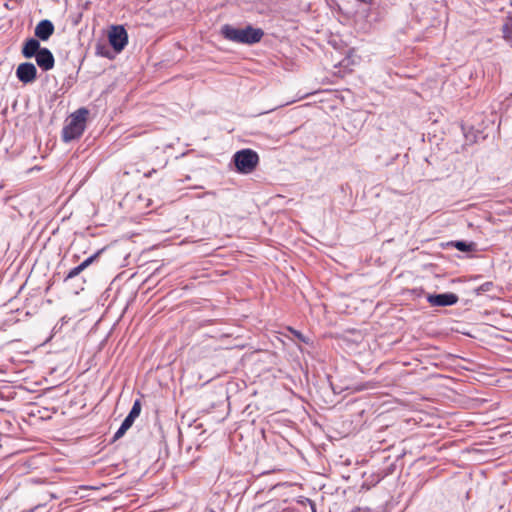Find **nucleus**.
<instances>
[{
  "label": "nucleus",
  "mask_w": 512,
  "mask_h": 512,
  "mask_svg": "<svg viewBox=\"0 0 512 512\" xmlns=\"http://www.w3.org/2000/svg\"><path fill=\"white\" fill-rule=\"evenodd\" d=\"M221 34L226 40L231 42L253 45L261 41L264 36V31L252 25H247L244 28H236L232 25L225 24L221 28Z\"/></svg>",
  "instance_id": "1"
},
{
  "label": "nucleus",
  "mask_w": 512,
  "mask_h": 512,
  "mask_svg": "<svg viewBox=\"0 0 512 512\" xmlns=\"http://www.w3.org/2000/svg\"><path fill=\"white\" fill-rule=\"evenodd\" d=\"M127 429H125L124 427L120 426L119 429L115 432L114 436H113V440H118L120 439L121 437L124 436V434L126 433Z\"/></svg>",
  "instance_id": "18"
},
{
  "label": "nucleus",
  "mask_w": 512,
  "mask_h": 512,
  "mask_svg": "<svg viewBox=\"0 0 512 512\" xmlns=\"http://www.w3.org/2000/svg\"><path fill=\"white\" fill-rule=\"evenodd\" d=\"M41 49L40 40L35 37H31L24 41L21 53L23 57L30 59L33 58Z\"/></svg>",
  "instance_id": "9"
},
{
  "label": "nucleus",
  "mask_w": 512,
  "mask_h": 512,
  "mask_svg": "<svg viewBox=\"0 0 512 512\" xmlns=\"http://www.w3.org/2000/svg\"><path fill=\"white\" fill-rule=\"evenodd\" d=\"M134 421L135 420L133 418L127 415L126 418L123 420L121 426L128 430L133 425Z\"/></svg>",
  "instance_id": "17"
},
{
  "label": "nucleus",
  "mask_w": 512,
  "mask_h": 512,
  "mask_svg": "<svg viewBox=\"0 0 512 512\" xmlns=\"http://www.w3.org/2000/svg\"><path fill=\"white\" fill-rule=\"evenodd\" d=\"M493 287V283L492 282H485L483 284H481L477 289V293L480 294V293H484V292H489L491 291Z\"/></svg>",
  "instance_id": "16"
},
{
  "label": "nucleus",
  "mask_w": 512,
  "mask_h": 512,
  "mask_svg": "<svg viewBox=\"0 0 512 512\" xmlns=\"http://www.w3.org/2000/svg\"><path fill=\"white\" fill-rule=\"evenodd\" d=\"M109 43L116 52H121L128 43V34L123 26H113L109 33Z\"/></svg>",
  "instance_id": "4"
},
{
  "label": "nucleus",
  "mask_w": 512,
  "mask_h": 512,
  "mask_svg": "<svg viewBox=\"0 0 512 512\" xmlns=\"http://www.w3.org/2000/svg\"><path fill=\"white\" fill-rule=\"evenodd\" d=\"M448 245L456 248L457 250H459L461 252H471L475 248V243L466 242V241H462V240L451 241L450 243H448Z\"/></svg>",
  "instance_id": "10"
},
{
  "label": "nucleus",
  "mask_w": 512,
  "mask_h": 512,
  "mask_svg": "<svg viewBox=\"0 0 512 512\" xmlns=\"http://www.w3.org/2000/svg\"><path fill=\"white\" fill-rule=\"evenodd\" d=\"M426 300L431 306L446 307L455 305L459 297L455 293L446 292L441 294H427Z\"/></svg>",
  "instance_id": "5"
},
{
  "label": "nucleus",
  "mask_w": 512,
  "mask_h": 512,
  "mask_svg": "<svg viewBox=\"0 0 512 512\" xmlns=\"http://www.w3.org/2000/svg\"><path fill=\"white\" fill-rule=\"evenodd\" d=\"M141 412V401L139 399L135 400L133 406L128 413V415L134 420L140 415Z\"/></svg>",
  "instance_id": "14"
},
{
  "label": "nucleus",
  "mask_w": 512,
  "mask_h": 512,
  "mask_svg": "<svg viewBox=\"0 0 512 512\" xmlns=\"http://www.w3.org/2000/svg\"><path fill=\"white\" fill-rule=\"evenodd\" d=\"M233 162L237 172L249 174L258 165L259 156L257 152L252 149H242L233 155Z\"/></svg>",
  "instance_id": "3"
},
{
  "label": "nucleus",
  "mask_w": 512,
  "mask_h": 512,
  "mask_svg": "<svg viewBox=\"0 0 512 512\" xmlns=\"http://www.w3.org/2000/svg\"><path fill=\"white\" fill-rule=\"evenodd\" d=\"M34 57L38 67L43 71H49L53 69L55 65V58L48 48L42 47V49Z\"/></svg>",
  "instance_id": "8"
},
{
  "label": "nucleus",
  "mask_w": 512,
  "mask_h": 512,
  "mask_svg": "<svg viewBox=\"0 0 512 512\" xmlns=\"http://www.w3.org/2000/svg\"><path fill=\"white\" fill-rule=\"evenodd\" d=\"M16 77L24 84L34 82L37 78L36 66L31 62L21 63L16 69Z\"/></svg>",
  "instance_id": "6"
},
{
  "label": "nucleus",
  "mask_w": 512,
  "mask_h": 512,
  "mask_svg": "<svg viewBox=\"0 0 512 512\" xmlns=\"http://www.w3.org/2000/svg\"><path fill=\"white\" fill-rule=\"evenodd\" d=\"M81 272H83L82 268L80 267V265L72 268L64 277L63 281L64 283H67L69 280L77 277Z\"/></svg>",
  "instance_id": "15"
},
{
  "label": "nucleus",
  "mask_w": 512,
  "mask_h": 512,
  "mask_svg": "<svg viewBox=\"0 0 512 512\" xmlns=\"http://www.w3.org/2000/svg\"><path fill=\"white\" fill-rule=\"evenodd\" d=\"M103 251H104V248L99 249L94 254H92L91 256L86 258L83 262H81L79 265L82 268V270L84 271L87 267H89L94 262H96Z\"/></svg>",
  "instance_id": "11"
},
{
  "label": "nucleus",
  "mask_w": 512,
  "mask_h": 512,
  "mask_svg": "<svg viewBox=\"0 0 512 512\" xmlns=\"http://www.w3.org/2000/svg\"><path fill=\"white\" fill-rule=\"evenodd\" d=\"M3 402H4V397L2 395V392L0 391V412L5 410V408L2 406Z\"/></svg>",
  "instance_id": "20"
},
{
  "label": "nucleus",
  "mask_w": 512,
  "mask_h": 512,
  "mask_svg": "<svg viewBox=\"0 0 512 512\" xmlns=\"http://www.w3.org/2000/svg\"><path fill=\"white\" fill-rule=\"evenodd\" d=\"M312 510L313 512H316L314 505L312 504Z\"/></svg>",
  "instance_id": "22"
},
{
  "label": "nucleus",
  "mask_w": 512,
  "mask_h": 512,
  "mask_svg": "<svg viewBox=\"0 0 512 512\" xmlns=\"http://www.w3.org/2000/svg\"><path fill=\"white\" fill-rule=\"evenodd\" d=\"M95 49L96 55L106 58H112L110 50L105 44L98 43Z\"/></svg>",
  "instance_id": "13"
},
{
  "label": "nucleus",
  "mask_w": 512,
  "mask_h": 512,
  "mask_svg": "<svg viewBox=\"0 0 512 512\" xmlns=\"http://www.w3.org/2000/svg\"><path fill=\"white\" fill-rule=\"evenodd\" d=\"M293 333H294V335H295L299 340H301L302 342L307 343L306 338H305V337H304L300 332H298V331H296V330H293Z\"/></svg>",
  "instance_id": "19"
},
{
  "label": "nucleus",
  "mask_w": 512,
  "mask_h": 512,
  "mask_svg": "<svg viewBox=\"0 0 512 512\" xmlns=\"http://www.w3.org/2000/svg\"><path fill=\"white\" fill-rule=\"evenodd\" d=\"M156 170L155 169H152L151 171H149L148 173L145 174L146 177H151L152 173H155Z\"/></svg>",
  "instance_id": "21"
},
{
  "label": "nucleus",
  "mask_w": 512,
  "mask_h": 512,
  "mask_svg": "<svg viewBox=\"0 0 512 512\" xmlns=\"http://www.w3.org/2000/svg\"><path fill=\"white\" fill-rule=\"evenodd\" d=\"M88 114L89 111L85 107H81L71 114L68 124L65 125L62 130V140L65 143L82 136L86 128Z\"/></svg>",
  "instance_id": "2"
},
{
  "label": "nucleus",
  "mask_w": 512,
  "mask_h": 512,
  "mask_svg": "<svg viewBox=\"0 0 512 512\" xmlns=\"http://www.w3.org/2000/svg\"><path fill=\"white\" fill-rule=\"evenodd\" d=\"M503 37L512 44V18L502 27Z\"/></svg>",
  "instance_id": "12"
},
{
  "label": "nucleus",
  "mask_w": 512,
  "mask_h": 512,
  "mask_svg": "<svg viewBox=\"0 0 512 512\" xmlns=\"http://www.w3.org/2000/svg\"><path fill=\"white\" fill-rule=\"evenodd\" d=\"M55 31V26L49 19L41 20L34 29V36L40 41L46 42Z\"/></svg>",
  "instance_id": "7"
}]
</instances>
